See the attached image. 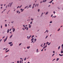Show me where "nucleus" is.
I'll return each instance as SVG.
<instances>
[{
    "label": "nucleus",
    "mask_w": 63,
    "mask_h": 63,
    "mask_svg": "<svg viewBox=\"0 0 63 63\" xmlns=\"http://www.w3.org/2000/svg\"><path fill=\"white\" fill-rule=\"evenodd\" d=\"M26 58H25L24 59V60L25 61L26 60Z\"/></svg>",
    "instance_id": "33"
},
{
    "label": "nucleus",
    "mask_w": 63,
    "mask_h": 63,
    "mask_svg": "<svg viewBox=\"0 0 63 63\" xmlns=\"http://www.w3.org/2000/svg\"><path fill=\"white\" fill-rule=\"evenodd\" d=\"M28 27L27 28V30H28Z\"/></svg>",
    "instance_id": "48"
},
{
    "label": "nucleus",
    "mask_w": 63,
    "mask_h": 63,
    "mask_svg": "<svg viewBox=\"0 0 63 63\" xmlns=\"http://www.w3.org/2000/svg\"><path fill=\"white\" fill-rule=\"evenodd\" d=\"M50 44H51V43H49L48 44V46H49V45H50Z\"/></svg>",
    "instance_id": "29"
},
{
    "label": "nucleus",
    "mask_w": 63,
    "mask_h": 63,
    "mask_svg": "<svg viewBox=\"0 0 63 63\" xmlns=\"http://www.w3.org/2000/svg\"><path fill=\"white\" fill-rule=\"evenodd\" d=\"M18 8H19V6H18L17 8V9Z\"/></svg>",
    "instance_id": "41"
},
{
    "label": "nucleus",
    "mask_w": 63,
    "mask_h": 63,
    "mask_svg": "<svg viewBox=\"0 0 63 63\" xmlns=\"http://www.w3.org/2000/svg\"><path fill=\"white\" fill-rule=\"evenodd\" d=\"M8 38V36H7L6 37V39H5L4 40V42H5L6 41V40H7V38Z\"/></svg>",
    "instance_id": "1"
},
{
    "label": "nucleus",
    "mask_w": 63,
    "mask_h": 63,
    "mask_svg": "<svg viewBox=\"0 0 63 63\" xmlns=\"http://www.w3.org/2000/svg\"><path fill=\"white\" fill-rule=\"evenodd\" d=\"M47 1V0H44V2H46Z\"/></svg>",
    "instance_id": "23"
},
{
    "label": "nucleus",
    "mask_w": 63,
    "mask_h": 63,
    "mask_svg": "<svg viewBox=\"0 0 63 63\" xmlns=\"http://www.w3.org/2000/svg\"><path fill=\"white\" fill-rule=\"evenodd\" d=\"M43 44H41V46L42 47V46H43Z\"/></svg>",
    "instance_id": "27"
},
{
    "label": "nucleus",
    "mask_w": 63,
    "mask_h": 63,
    "mask_svg": "<svg viewBox=\"0 0 63 63\" xmlns=\"http://www.w3.org/2000/svg\"><path fill=\"white\" fill-rule=\"evenodd\" d=\"M31 5H29V7H28V8H30V7H31Z\"/></svg>",
    "instance_id": "30"
},
{
    "label": "nucleus",
    "mask_w": 63,
    "mask_h": 63,
    "mask_svg": "<svg viewBox=\"0 0 63 63\" xmlns=\"http://www.w3.org/2000/svg\"><path fill=\"white\" fill-rule=\"evenodd\" d=\"M36 40H37V39H34V41L35 42V41H36Z\"/></svg>",
    "instance_id": "21"
},
{
    "label": "nucleus",
    "mask_w": 63,
    "mask_h": 63,
    "mask_svg": "<svg viewBox=\"0 0 63 63\" xmlns=\"http://www.w3.org/2000/svg\"><path fill=\"white\" fill-rule=\"evenodd\" d=\"M13 2H12L11 3H10L9 4H11V5H12V4H13Z\"/></svg>",
    "instance_id": "34"
},
{
    "label": "nucleus",
    "mask_w": 63,
    "mask_h": 63,
    "mask_svg": "<svg viewBox=\"0 0 63 63\" xmlns=\"http://www.w3.org/2000/svg\"><path fill=\"white\" fill-rule=\"evenodd\" d=\"M21 61L20 60V63H21Z\"/></svg>",
    "instance_id": "49"
},
{
    "label": "nucleus",
    "mask_w": 63,
    "mask_h": 63,
    "mask_svg": "<svg viewBox=\"0 0 63 63\" xmlns=\"http://www.w3.org/2000/svg\"><path fill=\"white\" fill-rule=\"evenodd\" d=\"M34 8V6H33L32 7V9H33Z\"/></svg>",
    "instance_id": "55"
},
{
    "label": "nucleus",
    "mask_w": 63,
    "mask_h": 63,
    "mask_svg": "<svg viewBox=\"0 0 63 63\" xmlns=\"http://www.w3.org/2000/svg\"><path fill=\"white\" fill-rule=\"evenodd\" d=\"M22 29H23V30H25V29H24L23 28Z\"/></svg>",
    "instance_id": "54"
},
{
    "label": "nucleus",
    "mask_w": 63,
    "mask_h": 63,
    "mask_svg": "<svg viewBox=\"0 0 63 63\" xmlns=\"http://www.w3.org/2000/svg\"><path fill=\"white\" fill-rule=\"evenodd\" d=\"M9 30H10L9 29H8V30H7V33H9Z\"/></svg>",
    "instance_id": "8"
},
{
    "label": "nucleus",
    "mask_w": 63,
    "mask_h": 63,
    "mask_svg": "<svg viewBox=\"0 0 63 63\" xmlns=\"http://www.w3.org/2000/svg\"><path fill=\"white\" fill-rule=\"evenodd\" d=\"M31 20H32V21L33 20V19L31 18Z\"/></svg>",
    "instance_id": "31"
},
{
    "label": "nucleus",
    "mask_w": 63,
    "mask_h": 63,
    "mask_svg": "<svg viewBox=\"0 0 63 63\" xmlns=\"http://www.w3.org/2000/svg\"><path fill=\"white\" fill-rule=\"evenodd\" d=\"M58 9H60V8H59V7H58Z\"/></svg>",
    "instance_id": "61"
},
{
    "label": "nucleus",
    "mask_w": 63,
    "mask_h": 63,
    "mask_svg": "<svg viewBox=\"0 0 63 63\" xmlns=\"http://www.w3.org/2000/svg\"><path fill=\"white\" fill-rule=\"evenodd\" d=\"M20 10L21 11V10H22L21 11V12H23V11H24V9H20Z\"/></svg>",
    "instance_id": "2"
},
{
    "label": "nucleus",
    "mask_w": 63,
    "mask_h": 63,
    "mask_svg": "<svg viewBox=\"0 0 63 63\" xmlns=\"http://www.w3.org/2000/svg\"><path fill=\"white\" fill-rule=\"evenodd\" d=\"M60 30V28H59L58 30V31H59Z\"/></svg>",
    "instance_id": "36"
},
{
    "label": "nucleus",
    "mask_w": 63,
    "mask_h": 63,
    "mask_svg": "<svg viewBox=\"0 0 63 63\" xmlns=\"http://www.w3.org/2000/svg\"><path fill=\"white\" fill-rule=\"evenodd\" d=\"M52 22L51 21L50 22V23H52Z\"/></svg>",
    "instance_id": "47"
},
{
    "label": "nucleus",
    "mask_w": 63,
    "mask_h": 63,
    "mask_svg": "<svg viewBox=\"0 0 63 63\" xmlns=\"http://www.w3.org/2000/svg\"><path fill=\"white\" fill-rule=\"evenodd\" d=\"M53 13H54V14H55V11H54L53 12Z\"/></svg>",
    "instance_id": "38"
},
{
    "label": "nucleus",
    "mask_w": 63,
    "mask_h": 63,
    "mask_svg": "<svg viewBox=\"0 0 63 63\" xmlns=\"http://www.w3.org/2000/svg\"><path fill=\"white\" fill-rule=\"evenodd\" d=\"M7 49H8V48H6V49H5V51H6V50H7Z\"/></svg>",
    "instance_id": "51"
},
{
    "label": "nucleus",
    "mask_w": 63,
    "mask_h": 63,
    "mask_svg": "<svg viewBox=\"0 0 63 63\" xmlns=\"http://www.w3.org/2000/svg\"><path fill=\"white\" fill-rule=\"evenodd\" d=\"M52 16H53V15H51V17H52Z\"/></svg>",
    "instance_id": "57"
},
{
    "label": "nucleus",
    "mask_w": 63,
    "mask_h": 63,
    "mask_svg": "<svg viewBox=\"0 0 63 63\" xmlns=\"http://www.w3.org/2000/svg\"><path fill=\"white\" fill-rule=\"evenodd\" d=\"M5 10H6V9H4V10L3 11V12H4V11H5Z\"/></svg>",
    "instance_id": "59"
},
{
    "label": "nucleus",
    "mask_w": 63,
    "mask_h": 63,
    "mask_svg": "<svg viewBox=\"0 0 63 63\" xmlns=\"http://www.w3.org/2000/svg\"><path fill=\"white\" fill-rule=\"evenodd\" d=\"M26 28H27V27H25V29H26Z\"/></svg>",
    "instance_id": "50"
},
{
    "label": "nucleus",
    "mask_w": 63,
    "mask_h": 63,
    "mask_svg": "<svg viewBox=\"0 0 63 63\" xmlns=\"http://www.w3.org/2000/svg\"><path fill=\"white\" fill-rule=\"evenodd\" d=\"M21 43L20 44H19V46H20V45H21Z\"/></svg>",
    "instance_id": "58"
},
{
    "label": "nucleus",
    "mask_w": 63,
    "mask_h": 63,
    "mask_svg": "<svg viewBox=\"0 0 63 63\" xmlns=\"http://www.w3.org/2000/svg\"><path fill=\"white\" fill-rule=\"evenodd\" d=\"M46 47L45 46V47H43V49H44V48H46Z\"/></svg>",
    "instance_id": "37"
},
{
    "label": "nucleus",
    "mask_w": 63,
    "mask_h": 63,
    "mask_svg": "<svg viewBox=\"0 0 63 63\" xmlns=\"http://www.w3.org/2000/svg\"><path fill=\"white\" fill-rule=\"evenodd\" d=\"M62 47H63V44L62 45Z\"/></svg>",
    "instance_id": "64"
},
{
    "label": "nucleus",
    "mask_w": 63,
    "mask_h": 63,
    "mask_svg": "<svg viewBox=\"0 0 63 63\" xmlns=\"http://www.w3.org/2000/svg\"><path fill=\"white\" fill-rule=\"evenodd\" d=\"M17 62V63H19V61H18Z\"/></svg>",
    "instance_id": "45"
},
{
    "label": "nucleus",
    "mask_w": 63,
    "mask_h": 63,
    "mask_svg": "<svg viewBox=\"0 0 63 63\" xmlns=\"http://www.w3.org/2000/svg\"><path fill=\"white\" fill-rule=\"evenodd\" d=\"M5 27H7V24H5Z\"/></svg>",
    "instance_id": "20"
},
{
    "label": "nucleus",
    "mask_w": 63,
    "mask_h": 63,
    "mask_svg": "<svg viewBox=\"0 0 63 63\" xmlns=\"http://www.w3.org/2000/svg\"><path fill=\"white\" fill-rule=\"evenodd\" d=\"M1 28H2V26H1Z\"/></svg>",
    "instance_id": "60"
},
{
    "label": "nucleus",
    "mask_w": 63,
    "mask_h": 63,
    "mask_svg": "<svg viewBox=\"0 0 63 63\" xmlns=\"http://www.w3.org/2000/svg\"><path fill=\"white\" fill-rule=\"evenodd\" d=\"M33 37H34V35H33L32 36V38H33Z\"/></svg>",
    "instance_id": "28"
},
{
    "label": "nucleus",
    "mask_w": 63,
    "mask_h": 63,
    "mask_svg": "<svg viewBox=\"0 0 63 63\" xmlns=\"http://www.w3.org/2000/svg\"><path fill=\"white\" fill-rule=\"evenodd\" d=\"M30 47V46L28 47H27V48L28 49Z\"/></svg>",
    "instance_id": "11"
},
{
    "label": "nucleus",
    "mask_w": 63,
    "mask_h": 63,
    "mask_svg": "<svg viewBox=\"0 0 63 63\" xmlns=\"http://www.w3.org/2000/svg\"><path fill=\"white\" fill-rule=\"evenodd\" d=\"M19 12V11H16L17 13H18Z\"/></svg>",
    "instance_id": "46"
},
{
    "label": "nucleus",
    "mask_w": 63,
    "mask_h": 63,
    "mask_svg": "<svg viewBox=\"0 0 63 63\" xmlns=\"http://www.w3.org/2000/svg\"><path fill=\"white\" fill-rule=\"evenodd\" d=\"M48 43H48V42H47L46 43V44H48Z\"/></svg>",
    "instance_id": "22"
},
{
    "label": "nucleus",
    "mask_w": 63,
    "mask_h": 63,
    "mask_svg": "<svg viewBox=\"0 0 63 63\" xmlns=\"http://www.w3.org/2000/svg\"><path fill=\"white\" fill-rule=\"evenodd\" d=\"M46 32H47V33H48V31H47V30H46Z\"/></svg>",
    "instance_id": "40"
},
{
    "label": "nucleus",
    "mask_w": 63,
    "mask_h": 63,
    "mask_svg": "<svg viewBox=\"0 0 63 63\" xmlns=\"http://www.w3.org/2000/svg\"><path fill=\"white\" fill-rule=\"evenodd\" d=\"M59 58H57V59L56 61H58L59 60Z\"/></svg>",
    "instance_id": "12"
},
{
    "label": "nucleus",
    "mask_w": 63,
    "mask_h": 63,
    "mask_svg": "<svg viewBox=\"0 0 63 63\" xmlns=\"http://www.w3.org/2000/svg\"><path fill=\"white\" fill-rule=\"evenodd\" d=\"M55 60V59H54L52 61H54V60Z\"/></svg>",
    "instance_id": "42"
},
{
    "label": "nucleus",
    "mask_w": 63,
    "mask_h": 63,
    "mask_svg": "<svg viewBox=\"0 0 63 63\" xmlns=\"http://www.w3.org/2000/svg\"><path fill=\"white\" fill-rule=\"evenodd\" d=\"M13 43H12V44H11L10 45V46L11 47V46H13Z\"/></svg>",
    "instance_id": "13"
},
{
    "label": "nucleus",
    "mask_w": 63,
    "mask_h": 63,
    "mask_svg": "<svg viewBox=\"0 0 63 63\" xmlns=\"http://www.w3.org/2000/svg\"><path fill=\"white\" fill-rule=\"evenodd\" d=\"M28 36H27V39H28Z\"/></svg>",
    "instance_id": "62"
},
{
    "label": "nucleus",
    "mask_w": 63,
    "mask_h": 63,
    "mask_svg": "<svg viewBox=\"0 0 63 63\" xmlns=\"http://www.w3.org/2000/svg\"><path fill=\"white\" fill-rule=\"evenodd\" d=\"M45 45H46V43H45L44 44V46H45Z\"/></svg>",
    "instance_id": "44"
},
{
    "label": "nucleus",
    "mask_w": 63,
    "mask_h": 63,
    "mask_svg": "<svg viewBox=\"0 0 63 63\" xmlns=\"http://www.w3.org/2000/svg\"><path fill=\"white\" fill-rule=\"evenodd\" d=\"M10 3H9V5H8V7H9V6H10Z\"/></svg>",
    "instance_id": "43"
},
{
    "label": "nucleus",
    "mask_w": 63,
    "mask_h": 63,
    "mask_svg": "<svg viewBox=\"0 0 63 63\" xmlns=\"http://www.w3.org/2000/svg\"><path fill=\"white\" fill-rule=\"evenodd\" d=\"M32 21L31 22V23H30V24H32Z\"/></svg>",
    "instance_id": "25"
},
{
    "label": "nucleus",
    "mask_w": 63,
    "mask_h": 63,
    "mask_svg": "<svg viewBox=\"0 0 63 63\" xmlns=\"http://www.w3.org/2000/svg\"><path fill=\"white\" fill-rule=\"evenodd\" d=\"M48 37V36L47 35L46 37V39H47V37Z\"/></svg>",
    "instance_id": "24"
},
{
    "label": "nucleus",
    "mask_w": 63,
    "mask_h": 63,
    "mask_svg": "<svg viewBox=\"0 0 63 63\" xmlns=\"http://www.w3.org/2000/svg\"><path fill=\"white\" fill-rule=\"evenodd\" d=\"M11 23H14V21H12L11 22Z\"/></svg>",
    "instance_id": "39"
},
{
    "label": "nucleus",
    "mask_w": 63,
    "mask_h": 63,
    "mask_svg": "<svg viewBox=\"0 0 63 63\" xmlns=\"http://www.w3.org/2000/svg\"><path fill=\"white\" fill-rule=\"evenodd\" d=\"M27 7H28V6H27L24 9H25V8H27Z\"/></svg>",
    "instance_id": "35"
},
{
    "label": "nucleus",
    "mask_w": 63,
    "mask_h": 63,
    "mask_svg": "<svg viewBox=\"0 0 63 63\" xmlns=\"http://www.w3.org/2000/svg\"><path fill=\"white\" fill-rule=\"evenodd\" d=\"M53 1V0H52L51 1H50V2H49V3H52V2Z\"/></svg>",
    "instance_id": "4"
},
{
    "label": "nucleus",
    "mask_w": 63,
    "mask_h": 63,
    "mask_svg": "<svg viewBox=\"0 0 63 63\" xmlns=\"http://www.w3.org/2000/svg\"><path fill=\"white\" fill-rule=\"evenodd\" d=\"M12 43V42H9V44H11Z\"/></svg>",
    "instance_id": "18"
},
{
    "label": "nucleus",
    "mask_w": 63,
    "mask_h": 63,
    "mask_svg": "<svg viewBox=\"0 0 63 63\" xmlns=\"http://www.w3.org/2000/svg\"><path fill=\"white\" fill-rule=\"evenodd\" d=\"M45 47H47V45H46L45 46Z\"/></svg>",
    "instance_id": "56"
},
{
    "label": "nucleus",
    "mask_w": 63,
    "mask_h": 63,
    "mask_svg": "<svg viewBox=\"0 0 63 63\" xmlns=\"http://www.w3.org/2000/svg\"><path fill=\"white\" fill-rule=\"evenodd\" d=\"M59 55H60V56H63V55H61L60 54H59Z\"/></svg>",
    "instance_id": "7"
},
{
    "label": "nucleus",
    "mask_w": 63,
    "mask_h": 63,
    "mask_svg": "<svg viewBox=\"0 0 63 63\" xmlns=\"http://www.w3.org/2000/svg\"><path fill=\"white\" fill-rule=\"evenodd\" d=\"M29 28H31V25L30 24H29Z\"/></svg>",
    "instance_id": "3"
},
{
    "label": "nucleus",
    "mask_w": 63,
    "mask_h": 63,
    "mask_svg": "<svg viewBox=\"0 0 63 63\" xmlns=\"http://www.w3.org/2000/svg\"><path fill=\"white\" fill-rule=\"evenodd\" d=\"M54 54H55V53H54L52 55V56L53 57L54 55Z\"/></svg>",
    "instance_id": "19"
},
{
    "label": "nucleus",
    "mask_w": 63,
    "mask_h": 63,
    "mask_svg": "<svg viewBox=\"0 0 63 63\" xmlns=\"http://www.w3.org/2000/svg\"><path fill=\"white\" fill-rule=\"evenodd\" d=\"M38 12H40V9H38Z\"/></svg>",
    "instance_id": "32"
},
{
    "label": "nucleus",
    "mask_w": 63,
    "mask_h": 63,
    "mask_svg": "<svg viewBox=\"0 0 63 63\" xmlns=\"http://www.w3.org/2000/svg\"><path fill=\"white\" fill-rule=\"evenodd\" d=\"M13 36V35H12L11 36H10V38H11V37H12Z\"/></svg>",
    "instance_id": "17"
},
{
    "label": "nucleus",
    "mask_w": 63,
    "mask_h": 63,
    "mask_svg": "<svg viewBox=\"0 0 63 63\" xmlns=\"http://www.w3.org/2000/svg\"><path fill=\"white\" fill-rule=\"evenodd\" d=\"M53 53H55V51H53Z\"/></svg>",
    "instance_id": "63"
},
{
    "label": "nucleus",
    "mask_w": 63,
    "mask_h": 63,
    "mask_svg": "<svg viewBox=\"0 0 63 63\" xmlns=\"http://www.w3.org/2000/svg\"><path fill=\"white\" fill-rule=\"evenodd\" d=\"M10 7H11V6H12V4H10Z\"/></svg>",
    "instance_id": "26"
},
{
    "label": "nucleus",
    "mask_w": 63,
    "mask_h": 63,
    "mask_svg": "<svg viewBox=\"0 0 63 63\" xmlns=\"http://www.w3.org/2000/svg\"><path fill=\"white\" fill-rule=\"evenodd\" d=\"M36 51L37 52H39V51H38V49H37L36 50Z\"/></svg>",
    "instance_id": "9"
},
{
    "label": "nucleus",
    "mask_w": 63,
    "mask_h": 63,
    "mask_svg": "<svg viewBox=\"0 0 63 63\" xmlns=\"http://www.w3.org/2000/svg\"><path fill=\"white\" fill-rule=\"evenodd\" d=\"M61 53H63V50H62V51L61 52Z\"/></svg>",
    "instance_id": "6"
},
{
    "label": "nucleus",
    "mask_w": 63,
    "mask_h": 63,
    "mask_svg": "<svg viewBox=\"0 0 63 63\" xmlns=\"http://www.w3.org/2000/svg\"><path fill=\"white\" fill-rule=\"evenodd\" d=\"M9 50H7V51H6L5 52H8V51H9Z\"/></svg>",
    "instance_id": "10"
},
{
    "label": "nucleus",
    "mask_w": 63,
    "mask_h": 63,
    "mask_svg": "<svg viewBox=\"0 0 63 63\" xmlns=\"http://www.w3.org/2000/svg\"><path fill=\"white\" fill-rule=\"evenodd\" d=\"M48 12H46V14H45V15H47L48 14Z\"/></svg>",
    "instance_id": "5"
},
{
    "label": "nucleus",
    "mask_w": 63,
    "mask_h": 63,
    "mask_svg": "<svg viewBox=\"0 0 63 63\" xmlns=\"http://www.w3.org/2000/svg\"><path fill=\"white\" fill-rule=\"evenodd\" d=\"M5 38V36H4L2 38V39H4V38Z\"/></svg>",
    "instance_id": "52"
},
{
    "label": "nucleus",
    "mask_w": 63,
    "mask_h": 63,
    "mask_svg": "<svg viewBox=\"0 0 63 63\" xmlns=\"http://www.w3.org/2000/svg\"><path fill=\"white\" fill-rule=\"evenodd\" d=\"M60 48V46H59L58 47V49H59Z\"/></svg>",
    "instance_id": "16"
},
{
    "label": "nucleus",
    "mask_w": 63,
    "mask_h": 63,
    "mask_svg": "<svg viewBox=\"0 0 63 63\" xmlns=\"http://www.w3.org/2000/svg\"><path fill=\"white\" fill-rule=\"evenodd\" d=\"M38 6H39V4H37V7H38Z\"/></svg>",
    "instance_id": "53"
},
{
    "label": "nucleus",
    "mask_w": 63,
    "mask_h": 63,
    "mask_svg": "<svg viewBox=\"0 0 63 63\" xmlns=\"http://www.w3.org/2000/svg\"><path fill=\"white\" fill-rule=\"evenodd\" d=\"M34 38H32L31 39V41H33V40H34Z\"/></svg>",
    "instance_id": "15"
},
{
    "label": "nucleus",
    "mask_w": 63,
    "mask_h": 63,
    "mask_svg": "<svg viewBox=\"0 0 63 63\" xmlns=\"http://www.w3.org/2000/svg\"><path fill=\"white\" fill-rule=\"evenodd\" d=\"M14 29L13 31V32H15V28L13 29Z\"/></svg>",
    "instance_id": "14"
}]
</instances>
